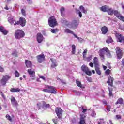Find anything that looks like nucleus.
<instances>
[{"mask_svg": "<svg viewBox=\"0 0 124 124\" xmlns=\"http://www.w3.org/2000/svg\"><path fill=\"white\" fill-rule=\"evenodd\" d=\"M115 51L118 59H122L123 57V52L122 51V49H121L119 47L117 46L115 49Z\"/></svg>", "mask_w": 124, "mask_h": 124, "instance_id": "nucleus-6", "label": "nucleus"}, {"mask_svg": "<svg viewBox=\"0 0 124 124\" xmlns=\"http://www.w3.org/2000/svg\"><path fill=\"white\" fill-rule=\"evenodd\" d=\"M91 116V117H93L94 118H95V117H96V113H95V111H94V110L92 111Z\"/></svg>", "mask_w": 124, "mask_h": 124, "instance_id": "nucleus-37", "label": "nucleus"}, {"mask_svg": "<svg viewBox=\"0 0 124 124\" xmlns=\"http://www.w3.org/2000/svg\"><path fill=\"white\" fill-rule=\"evenodd\" d=\"M116 36L117 38V41H118V42L124 44V37L122 34H117Z\"/></svg>", "mask_w": 124, "mask_h": 124, "instance_id": "nucleus-12", "label": "nucleus"}, {"mask_svg": "<svg viewBox=\"0 0 124 124\" xmlns=\"http://www.w3.org/2000/svg\"><path fill=\"white\" fill-rule=\"evenodd\" d=\"M4 9H6V10H9V8L7 7V5H6V7L4 8Z\"/></svg>", "mask_w": 124, "mask_h": 124, "instance_id": "nucleus-63", "label": "nucleus"}, {"mask_svg": "<svg viewBox=\"0 0 124 124\" xmlns=\"http://www.w3.org/2000/svg\"><path fill=\"white\" fill-rule=\"evenodd\" d=\"M31 78L32 80H35V75L34 74L31 75Z\"/></svg>", "mask_w": 124, "mask_h": 124, "instance_id": "nucleus-49", "label": "nucleus"}, {"mask_svg": "<svg viewBox=\"0 0 124 124\" xmlns=\"http://www.w3.org/2000/svg\"><path fill=\"white\" fill-rule=\"evenodd\" d=\"M122 9L124 10V5L123 4H122Z\"/></svg>", "mask_w": 124, "mask_h": 124, "instance_id": "nucleus-64", "label": "nucleus"}, {"mask_svg": "<svg viewBox=\"0 0 124 124\" xmlns=\"http://www.w3.org/2000/svg\"><path fill=\"white\" fill-rule=\"evenodd\" d=\"M43 92H45V93H49V89L47 88V89H45L43 90Z\"/></svg>", "mask_w": 124, "mask_h": 124, "instance_id": "nucleus-56", "label": "nucleus"}, {"mask_svg": "<svg viewBox=\"0 0 124 124\" xmlns=\"http://www.w3.org/2000/svg\"><path fill=\"white\" fill-rule=\"evenodd\" d=\"M107 47H104L99 51V56L103 62L104 61V54L106 53Z\"/></svg>", "mask_w": 124, "mask_h": 124, "instance_id": "nucleus-5", "label": "nucleus"}, {"mask_svg": "<svg viewBox=\"0 0 124 124\" xmlns=\"http://www.w3.org/2000/svg\"><path fill=\"white\" fill-rule=\"evenodd\" d=\"M55 113H56V115L58 118L62 119V109L60 108H56L55 109Z\"/></svg>", "mask_w": 124, "mask_h": 124, "instance_id": "nucleus-8", "label": "nucleus"}, {"mask_svg": "<svg viewBox=\"0 0 124 124\" xmlns=\"http://www.w3.org/2000/svg\"><path fill=\"white\" fill-rule=\"evenodd\" d=\"M110 72H111V71L109 69H107L105 71V73L107 74V75H109V74H110Z\"/></svg>", "mask_w": 124, "mask_h": 124, "instance_id": "nucleus-51", "label": "nucleus"}, {"mask_svg": "<svg viewBox=\"0 0 124 124\" xmlns=\"http://www.w3.org/2000/svg\"><path fill=\"white\" fill-rule=\"evenodd\" d=\"M12 55L14 57H17V51L16 50L14 51L12 53Z\"/></svg>", "mask_w": 124, "mask_h": 124, "instance_id": "nucleus-44", "label": "nucleus"}, {"mask_svg": "<svg viewBox=\"0 0 124 124\" xmlns=\"http://www.w3.org/2000/svg\"><path fill=\"white\" fill-rule=\"evenodd\" d=\"M116 118H117V119H122V116L120 115H117Z\"/></svg>", "mask_w": 124, "mask_h": 124, "instance_id": "nucleus-59", "label": "nucleus"}, {"mask_svg": "<svg viewBox=\"0 0 124 124\" xmlns=\"http://www.w3.org/2000/svg\"><path fill=\"white\" fill-rule=\"evenodd\" d=\"M21 91V89L19 88H12L11 89V92L12 93H18V92H20Z\"/></svg>", "mask_w": 124, "mask_h": 124, "instance_id": "nucleus-27", "label": "nucleus"}, {"mask_svg": "<svg viewBox=\"0 0 124 124\" xmlns=\"http://www.w3.org/2000/svg\"><path fill=\"white\" fill-rule=\"evenodd\" d=\"M15 75L16 77H19V76H20V74H19V72L17 71H16L15 72Z\"/></svg>", "mask_w": 124, "mask_h": 124, "instance_id": "nucleus-47", "label": "nucleus"}, {"mask_svg": "<svg viewBox=\"0 0 124 124\" xmlns=\"http://www.w3.org/2000/svg\"><path fill=\"white\" fill-rule=\"evenodd\" d=\"M9 79V77L7 75L3 76L2 79L1 80V84L2 86H5V85H6V82H7V81H8Z\"/></svg>", "mask_w": 124, "mask_h": 124, "instance_id": "nucleus-10", "label": "nucleus"}, {"mask_svg": "<svg viewBox=\"0 0 124 124\" xmlns=\"http://www.w3.org/2000/svg\"><path fill=\"white\" fill-rule=\"evenodd\" d=\"M0 72H4V68L0 65Z\"/></svg>", "mask_w": 124, "mask_h": 124, "instance_id": "nucleus-54", "label": "nucleus"}, {"mask_svg": "<svg viewBox=\"0 0 124 124\" xmlns=\"http://www.w3.org/2000/svg\"><path fill=\"white\" fill-rule=\"evenodd\" d=\"M28 72L30 75H32L35 73L34 71H31V70L30 69L28 70Z\"/></svg>", "mask_w": 124, "mask_h": 124, "instance_id": "nucleus-42", "label": "nucleus"}, {"mask_svg": "<svg viewBox=\"0 0 124 124\" xmlns=\"http://www.w3.org/2000/svg\"><path fill=\"white\" fill-rule=\"evenodd\" d=\"M105 121L103 118H100L98 121V124H105Z\"/></svg>", "mask_w": 124, "mask_h": 124, "instance_id": "nucleus-33", "label": "nucleus"}, {"mask_svg": "<svg viewBox=\"0 0 124 124\" xmlns=\"http://www.w3.org/2000/svg\"><path fill=\"white\" fill-rule=\"evenodd\" d=\"M65 32H66V33H71V34H73L74 36H75V37H76V38H77L78 39H82V38L77 36V35L74 34V33L73 32V31L70 30V29H65Z\"/></svg>", "mask_w": 124, "mask_h": 124, "instance_id": "nucleus-14", "label": "nucleus"}, {"mask_svg": "<svg viewBox=\"0 0 124 124\" xmlns=\"http://www.w3.org/2000/svg\"><path fill=\"white\" fill-rule=\"evenodd\" d=\"M102 102L103 103V104H104L105 105H107V101L105 100H103L102 101Z\"/></svg>", "mask_w": 124, "mask_h": 124, "instance_id": "nucleus-57", "label": "nucleus"}, {"mask_svg": "<svg viewBox=\"0 0 124 124\" xmlns=\"http://www.w3.org/2000/svg\"><path fill=\"white\" fill-rule=\"evenodd\" d=\"M37 40L38 43H41L43 41V35L40 33H38L37 34Z\"/></svg>", "mask_w": 124, "mask_h": 124, "instance_id": "nucleus-15", "label": "nucleus"}, {"mask_svg": "<svg viewBox=\"0 0 124 124\" xmlns=\"http://www.w3.org/2000/svg\"><path fill=\"white\" fill-rule=\"evenodd\" d=\"M60 12L61 13V16H62V17H63V16H64V14H65L64 8L63 7L61 8Z\"/></svg>", "mask_w": 124, "mask_h": 124, "instance_id": "nucleus-29", "label": "nucleus"}, {"mask_svg": "<svg viewBox=\"0 0 124 124\" xmlns=\"http://www.w3.org/2000/svg\"><path fill=\"white\" fill-rule=\"evenodd\" d=\"M109 96H112V90L109 88Z\"/></svg>", "mask_w": 124, "mask_h": 124, "instance_id": "nucleus-58", "label": "nucleus"}, {"mask_svg": "<svg viewBox=\"0 0 124 124\" xmlns=\"http://www.w3.org/2000/svg\"><path fill=\"white\" fill-rule=\"evenodd\" d=\"M43 105L44 107H46V108H49L50 107V104H46V103L45 102H43Z\"/></svg>", "mask_w": 124, "mask_h": 124, "instance_id": "nucleus-39", "label": "nucleus"}, {"mask_svg": "<svg viewBox=\"0 0 124 124\" xmlns=\"http://www.w3.org/2000/svg\"><path fill=\"white\" fill-rule=\"evenodd\" d=\"M109 7H108L107 6H102L101 7L100 9L101 11H103L104 12H106L107 10H108V8Z\"/></svg>", "mask_w": 124, "mask_h": 124, "instance_id": "nucleus-28", "label": "nucleus"}, {"mask_svg": "<svg viewBox=\"0 0 124 124\" xmlns=\"http://www.w3.org/2000/svg\"><path fill=\"white\" fill-rule=\"evenodd\" d=\"M59 31V29H51V32L52 33H57Z\"/></svg>", "mask_w": 124, "mask_h": 124, "instance_id": "nucleus-35", "label": "nucleus"}, {"mask_svg": "<svg viewBox=\"0 0 124 124\" xmlns=\"http://www.w3.org/2000/svg\"><path fill=\"white\" fill-rule=\"evenodd\" d=\"M17 25H20V21L19 20V21H17L16 22H15L14 24V26L15 27H16V26H17Z\"/></svg>", "mask_w": 124, "mask_h": 124, "instance_id": "nucleus-55", "label": "nucleus"}, {"mask_svg": "<svg viewBox=\"0 0 124 124\" xmlns=\"http://www.w3.org/2000/svg\"><path fill=\"white\" fill-rule=\"evenodd\" d=\"M61 22L62 24L66 25L67 27L71 28V29H73V30L77 29L78 26H79V22L76 20H74L71 22H68L66 20L61 19Z\"/></svg>", "mask_w": 124, "mask_h": 124, "instance_id": "nucleus-1", "label": "nucleus"}, {"mask_svg": "<svg viewBox=\"0 0 124 124\" xmlns=\"http://www.w3.org/2000/svg\"><path fill=\"white\" fill-rule=\"evenodd\" d=\"M101 31L103 34H106L108 31V28L106 26H104L101 28Z\"/></svg>", "mask_w": 124, "mask_h": 124, "instance_id": "nucleus-22", "label": "nucleus"}, {"mask_svg": "<svg viewBox=\"0 0 124 124\" xmlns=\"http://www.w3.org/2000/svg\"><path fill=\"white\" fill-rule=\"evenodd\" d=\"M124 103V99L122 98H119L117 101L115 103V104H123Z\"/></svg>", "mask_w": 124, "mask_h": 124, "instance_id": "nucleus-24", "label": "nucleus"}, {"mask_svg": "<svg viewBox=\"0 0 124 124\" xmlns=\"http://www.w3.org/2000/svg\"><path fill=\"white\" fill-rule=\"evenodd\" d=\"M92 59H93V55H90L89 57L87 58L88 62H90Z\"/></svg>", "mask_w": 124, "mask_h": 124, "instance_id": "nucleus-50", "label": "nucleus"}, {"mask_svg": "<svg viewBox=\"0 0 124 124\" xmlns=\"http://www.w3.org/2000/svg\"><path fill=\"white\" fill-rule=\"evenodd\" d=\"M79 109H80L82 112V113H86L87 111H88V109L84 108V107L83 106H81Z\"/></svg>", "mask_w": 124, "mask_h": 124, "instance_id": "nucleus-41", "label": "nucleus"}, {"mask_svg": "<svg viewBox=\"0 0 124 124\" xmlns=\"http://www.w3.org/2000/svg\"><path fill=\"white\" fill-rule=\"evenodd\" d=\"M6 118L7 120H8V121H9L10 122H12V118H11V116H10V115L7 114L6 115Z\"/></svg>", "mask_w": 124, "mask_h": 124, "instance_id": "nucleus-40", "label": "nucleus"}, {"mask_svg": "<svg viewBox=\"0 0 124 124\" xmlns=\"http://www.w3.org/2000/svg\"><path fill=\"white\" fill-rule=\"evenodd\" d=\"M0 31L5 35L7 34V31L5 30V29H4V28L2 26H0Z\"/></svg>", "mask_w": 124, "mask_h": 124, "instance_id": "nucleus-23", "label": "nucleus"}, {"mask_svg": "<svg viewBox=\"0 0 124 124\" xmlns=\"http://www.w3.org/2000/svg\"><path fill=\"white\" fill-rule=\"evenodd\" d=\"M19 24L21 27H25L26 26V19L24 17H20L19 18Z\"/></svg>", "mask_w": 124, "mask_h": 124, "instance_id": "nucleus-17", "label": "nucleus"}, {"mask_svg": "<svg viewBox=\"0 0 124 124\" xmlns=\"http://www.w3.org/2000/svg\"><path fill=\"white\" fill-rule=\"evenodd\" d=\"M76 84L78 87H79V88H83V85H82V84H81V82L79 81L78 79H77L76 80Z\"/></svg>", "mask_w": 124, "mask_h": 124, "instance_id": "nucleus-30", "label": "nucleus"}, {"mask_svg": "<svg viewBox=\"0 0 124 124\" xmlns=\"http://www.w3.org/2000/svg\"><path fill=\"white\" fill-rule=\"evenodd\" d=\"M113 14L117 17L119 20L124 22V17L122 16V15L120 14V13L118 12L117 10H113Z\"/></svg>", "mask_w": 124, "mask_h": 124, "instance_id": "nucleus-7", "label": "nucleus"}, {"mask_svg": "<svg viewBox=\"0 0 124 124\" xmlns=\"http://www.w3.org/2000/svg\"><path fill=\"white\" fill-rule=\"evenodd\" d=\"M95 70L98 74V75H101V71H100V68H99V65H95Z\"/></svg>", "mask_w": 124, "mask_h": 124, "instance_id": "nucleus-20", "label": "nucleus"}, {"mask_svg": "<svg viewBox=\"0 0 124 124\" xmlns=\"http://www.w3.org/2000/svg\"><path fill=\"white\" fill-rule=\"evenodd\" d=\"M36 58L38 62L39 63H42V62H44V60H45V56H44V54H42L37 56Z\"/></svg>", "mask_w": 124, "mask_h": 124, "instance_id": "nucleus-11", "label": "nucleus"}, {"mask_svg": "<svg viewBox=\"0 0 124 124\" xmlns=\"http://www.w3.org/2000/svg\"><path fill=\"white\" fill-rule=\"evenodd\" d=\"M80 10L81 11L82 13L86 14L87 13V10L85 9V7L83 6H80L79 7Z\"/></svg>", "mask_w": 124, "mask_h": 124, "instance_id": "nucleus-25", "label": "nucleus"}, {"mask_svg": "<svg viewBox=\"0 0 124 124\" xmlns=\"http://www.w3.org/2000/svg\"><path fill=\"white\" fill-rule=\"evenodd\" d=\"M107 43H111V42H113V39H112V38H109L108 40L106 41Z\"/></svg>", "mask_w": 124, "mask_h": 124, "instance_id": "nucleus-43", "label": "nucleus"}, {"mask_svg": "<svg viewBox=\"0 0 124 124\" xmlns=\"http://www.w3.org/2000/svg\"><path fill=\"white\" fill-rule=\"evenodd\" d=\"M122 64L123 66H124V59L122 60Z\"/></svg>", "mask_w": 124, "mask_h": 124, "instance_id": "nucleus-62", "label": "nucleus"}, {"mask_svg": "<svg viewBox=\"0 0 124 124\" xmlns=\"http://www.w3.org/2000/svg\"><path fill=\"white\" fill-rule=\"evenodd\" d=\"M39 78H40V79H42V80H43V81H46L45 77H44L43 76H41V75H39Z\"/></svg>", "mask_w": 124, "mask_h": 124, "instance_id": "nucleus-46", "label": "nucleus"}, {"mask_svg": "<svg viewBox=\"0 0 124 124\" xmlns=\"http://www.w3.org/2000/svg\"><path fill=\"white\" fill-rule=\"evenodd\" d=\"M106 53H107V56H108V58H111V53H110V51L107 48Z\"/></svg>", "mask_w": 124, "mask_h": 124, "instance_id": "nucleus-36", "label": "nucleus"}, {"mask_svg": "<svg viewBox=\"0 0 124 124\" xmlns=\"http://www.w3.org/2000/svg\"><path fill=\"white\" fill-rule=\"evenodd\" d=\"M52 121L55 124H58V118L57 117H55L54 119L52 120Z\"/></svg>", "mask_w": 124, "mask_h": 124, "instance_id": "nucleus-45", "label": "nucleus"}, {"mask_svg": "<svg viewBox=\"0 0 124 124\" xmlns=\"http://www.w3.org/2000/svg\"><path fill=\"white\" fill-rule=\"evenodd\" d=\"M25 37V32L21 30H17L15 33V37L16 39H21Z\"/></svg>", "mask_w": 124, "mask_h": 124, "instance_id": "nucleus-2", "label": "nucleus"}, {"mask_svg": "<svg viewBox=\"0 0 124 124\" xmlns=\"http://www.w3.org/2000/svg\"><path fill=\"white\" fill-rule=\"evenodd\" d=\"M8 22L11 24V25H13V24H14V22H16V20L13 19L11 17H10L8 19Z\"/></svg>", "mask_w": 124, "mask_h": 124, "instance_id": "nucleus-34", "label": "nucleus"}, {"mask_svg": "<svg viewBox=\"0 0 124 124\" xmlns=\"http://www.w3.org/2000/svg\"><path fill=\"white\" fill-rule=\"evenodd\" d=\"M48 24L50 27H52V28H54L57 25V20L55 18V17L51 16L48 19Z\"/></svg>", "mask_w": 124, "mask_h": 124, "instance_id": "nucleus-3", "label": "nucleus"}, {"mask_svg": "<svg viewBox=\"0 0 124 124\" xmlns=\"http://www.w3.org/2000/svg\"><path fill=\"white\" fill-rule=\"evenodd\" d=\"M79 124H86V116L85 114H80Z\"/></svg>", "mask_w": 124, "mask_h": 124, "instance_id": "nucleus-13", "label": "nucleus"}, {"mask_svg": "<svg viewBox=\"0 0 124 124\" xmlns=\"http://www.w3.org/2000/svg\"><path fill=\"white\" fill-rule=\"evenodd\" d=\"M78 14L80 18H82V13L81 12H79Z\"/></svg>", "mask_w": 124, "mask_h": 124, "instance_id": "nucleus-61", "label": "nucleus"}, {"mask_svg": "<svg viewBox=\"0 0 124 124\" xmlns=\"http://www.w3.org/2000/svg\"><path fill=\"white\" fill-rule=\"evenodd\" d=\"M89 65L90 66H91V67H93V63L91 62L89 63Z\"/></svg>", "mask_w": 124, "mask_h": 124, "instance_id": "nucleus-60", "label": "nucleus"}, {"mask_svg": "<svg viewBox=\"0 0 124 124\" xmlns=\"http://www.w3.org/2000/svg\"><path fill=\"white\" fill-rule=\"evenodd\" d=\"M72 54L73 55H74L75 54L76 50V46H75V45H72Z\"/></svg>", "mask_w": 124, "mask_h": 124, "instance_id": "nucleus-32", "label": "nucleus"}, {"mask_svg": "<svg viewBox=\"0 0 124 124\" xmlns=\"http://www.w3.org/2000/svg\"><path fill=\"white\" fill-rule=\"evenodd\" d=\"M107 110L108 111V112H110V110H111V106L108 105L107 106Z\"/></svg>", "mask_w": 124, "mask_h": 124, "instance_id": "nucleus-48", "label": "nucleus"}, {"mask_svg": "<svg viewBox=\"0 0 124 124\" xmlns=\"http://www.w3.org/2000/svg\"><path fill=\"white\" fill-rule=\"evenodd\" d=\"M81 69L82 71H83V72H85V73H86L87 75H89V76L92 75V72L90 71V70L89 69V68H88V67H87L86 65H83L81 67Z\"/></svg>", "mask_w": 124, "mask_h": 124, "instance_id": "nucleus-4", "label": "nucleus"}, {"mask_svg": "<svg viewBox=\"0 0 124 124\" xmlns=\"http://www.w3.org/2000/svg\"><path fill=\"white\" fill-rule=\"evenodd\" d=\"M50 61H51L52 63L51 64L52 68H55L56 66H58V63H57V61L55 59L51 58L50 59Z\"/></svg>", "mask_w": 124, "mask_h": 124, "instance_id": "nucleus-18", "label": "nucleus"}, {"mask_svg": "<svg viewBox=\"0 0 124 124\" xmlns=\"http://www.w3.org/2000/svg\"><path fill=\"white\" fill-rule=\"evenodd\" d=\"M11 103L13 105H15V106H18V103L17 102V100L15 99V97H12L11 98Z\"/></svg>", "mask_w": 124, "mask_h": 124, "instance_id": "nucleus-19", "label": "nucleus"}, {"mask_svg": "<svg viewBox=\"0 0 124 124\" xmlns=\"http://www.w3.org/2000/svg\"><path fill=\"white\" fill-rule=\"evenodd\" d=\"M25 64L27 67L28 68H31L32 65V63H31V62L29 60H25Z\"/></svg>", "mask_w": 124, "mask_h": 124, "instance_id": "nucleus-21", "label": "nucleus"}, {"mask_svg": "<svg viewBox=\"0 0 124 124\" xmlns=\"http://www.w3.org/2000/svg\"><path fill=\"white\" fill-rule=\"evenodd\" d=\"M46 89H48V91H49V93H53L54 94H56V93H57V91L56 90V88H55V87L46 85Z\"/></svg>", "mask_w": 124, "mask_h": 124, "instance_id": "nucleus-9", "label": "nucleus"}, {"mask_svg": "<svg viewBox=\"0 0 124 124\" xmlns=\"http://www.w3.org/2000/svg\"><path fill=\"white\" fill-rule=\"evenodd\" d=\"M93 62V63L95 65H98V58H97V57L94 58Z\"/></svg>", "mask_w": 124, "mask_h": 124, "instance_id": "nucleus-31", "label": "nucleus"}, {"mask_svg": "<svg viewBox=\"0 0 124 124\" xmlns=\"http://www.w3.org/2000/svg\"><path fill=\"white\" fill-rule=\"evenodd\" d=\"M86 79H87V81L89 82V83H92V78L87 77Z\"/></svg>", "mask_w": 124, "mask_h": 124, "instance_id": "nucleus-52", "label": "nucleus"}, {"mask_svg": "<svg viewBox=\"0 0 124 124\" xmlns=\"http://www.w3.org/2000/svg\"><path fill=\"white\" fill-rule=\"evenodd\" d=\"M88 52V49H85L83 52L82 53L83 58H86V56H87V52Z\"/></svg>", "mask_w": 124, "mask_h": 124, "instance_id": "nucleus-38", "label": "nucleus"}, {"mask_svg": "<svg viewBox=\"0 0 124 124\" xmlns=\"http://www.w3.org/2000/svg\"><path fill=\"white\" fill-rule=\"evenodd\" d=\"M107 12H108V13L109 14V15H113L114 10L112 9V8H108Z\"/></svg>", "mask_w": 124, "mask_h": 124, "instance_id": "nucleus-26", "label": "nucleus"}, {"mask_svg": "<svg viewBox=\"0 0 124 124\" xmlns=\"http://www.w3.org/2000/svg\"><path fill=\"white\" fill-rule=\"evenodd\" d=\"M113 82H114V78L112 77L111 76H108V81L107 83L108 86H113Z\"/></svg>", "mask_w": 124, "mask_h": 124, "instance_id": "nucleus-16", "label": "nucleus"}, {"mask_svg": "<svg viewBox=\"0 0 124 124\" xmlns=\"http://www.w3.org/2000/svg\"><path fill=\"white\" fill-rule=\"evenodd\" d=\"M21 13L24 16H26V11H25V10L23 9H21Z\"/></svg>", "mask_w": 124, "mask_h": 124, "instance_id": "nucleus-53", "label": "nucleus"}]
</instances>
